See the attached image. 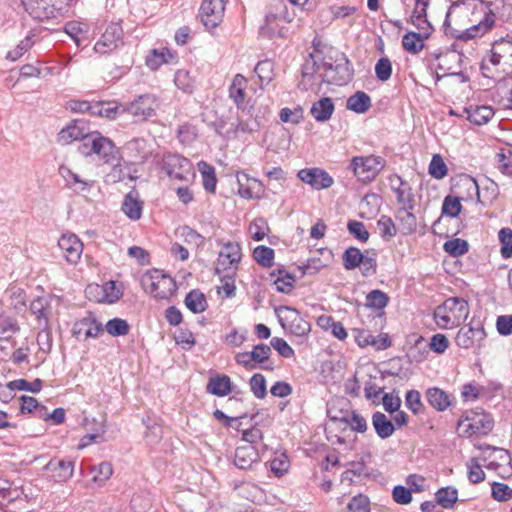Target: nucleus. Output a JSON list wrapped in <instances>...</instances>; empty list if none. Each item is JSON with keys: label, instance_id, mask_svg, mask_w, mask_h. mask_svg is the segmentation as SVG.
I'll list each match as a JSON object with an SVG mask.
<instances>
[{"label": "nucleus", "instance_id": "48", "mask_svg": "<svg viewBox=\"0 0 512 512\" xmlns=\"http://www.w3.org/2000/svg\"><path fill=\"white\" fill-rule=\"evenodd\" d=\"M254 72L259 78L261 87L268 85L275 77L274 63L269 59L259 61L254 68Z\"/></svg>", "mask_w": 512, "mask_h": 512}, {"label": "nucleus", "instance_id": "18", "mask_svg": "<svg viewBox=\"0 0 512 512\" xmlns=\"http://www.w3.org/2000/svg\"><path fill=\"white\" fill-rule=\"evenodd\" d=\"M86 294L90 300L99 303H115L123 295L122 285L116 281H107L103 285L91 284L86 288Z\"/></svg>", "mask_w": 512, "mask_h": 512}, {"label": "nucleus", "instance_id": "40", "mask_svg": "<svg viewBox=\"0 0 512 512\" xmlns=\"http://www.w3.org/2000/svg\"><path fill=\"white\" fill-rule=\"evenodd\" d=\"M372 106L370 96L364 91H357L349 96L346 101V108L357 114L366 113Z\"/></svg>", "mask_w": 512, "mask_h": 512}, {"label": "nucleus", "instance_id": "29", "mask_svg": "<svg viewBox=\"0 0 512 512\" xmlns=\"http://www.w3.org/2000/svg\"><path fill=\"white\" fill-rule=\"evenodd\" d=\"M425 396L429 405L438 412H443L452 405V396L438 387L428 388Z\"/></svg>", "mask_w": 512, "mask_h": 512}, {"label": "nucleus", "instance_id": "42", "mask_svg": "<svg viewBox=\"0 0 512 512\" xmlns=\"http://www.w3.org/2000/svg\"><path fill=\"white\" fill-rule=\"evenodd\" d=\"M207 391L218 397H224L232 392V382L227 375H218L210 378Z\"/></svg>", "mask_w": 512, "mask_h": 512}, {"label": "nucleus", "instance_id": "46", "mask_svg": "<svg viewBox=\"0 0 512 512\" xmlns=\"http://www.w3.org/2000/svg\"><path fill=\"white\" fill-rule=\"evenodd\" d=\"M424 38L422 33L408 32L402 38V46L410 54H418L424 49Z\"/></svg>", "mask_w": 512, "mask_h": 512}, {"label": "nucleus", "instance_id": "49", "mask_svg": "<svg viewBox=\"0 0 512 512\" xmlns=\"http://www.w3.org/2000/svg\"><path fill=\"white\" fill-rule=\"evenodd\" d=\"M198 168L202 176V182L205 190L208 192H214L217 183L214 167L205 161H200L198 163Z\"/></svg>", "mask_w": 512, "mask_h": 512}, {"label": "nucleus", "instance_id": "63", "mask_svg": "<svg viewBox=\"0 0 512 512\" xmlns=\"http://www.w3.org/2000/svg\"><path fill=\"white\" fill-rule=\"evenodd\" d=\"M105 329L111 336H124L129 332V324L124 319L113 318L106 323Z\"/></svg>", "mask_w": 512, "mask_h": 512}, {"label": "nucleus", "instance_id": "1", "mask_svg": "<svg viewBox=\"0 0 512 512\" xmlns=\"http://www.w3.org/2000/svg\"><path fill=\"white\" fill-rule=\"evenodd\" d=\"M481 72L484 77L496 79L512 73V37L496 40L490 54L482 60Z\"/></svg>", "mask_w": 512, "mask_h": 512}, {"label": "nucleus", "instance_id": "10", "mask_svg": "<svg viewBox=\"0 0 512 512\" xmlns=\"http://www.w3.org/2000/svg\"><path fill=\"white\" fill-rule=\"evenodd\" d=\"M472 25L465 30L466 39H476L490 32L496 25L483 0H475Z\"/></svg>", "mask_w": 512, "mask_h": 512}, {"label": "nucleus", "instance_id": "37", "mask_svg": "<svg viewBox=\"0 0 512 512\" xmlns=\"http://www.w3.org/2000/svg\"><path fill=\"white\" fill-rule=\"evenodd\" d=\"M335 110L334 103L331 98L323 97L313 103L310 113L317 122L328 121Z\"/></svg>", "mask_w": 512, "mask_h": 512}, {"label": "nucleus", "instance_id": "6", "mask_svg": "<svg viewBox=\"0 0 512 512\" xmlns=\"http://www.w3.org/2000/svg\"><path fill=\"white\" fill-rule=\"evenodd\" d=\"M276 315L284 331L300 339L303 343L311 332V324L300 314V312L289 306H280Z\"/></svg>", "mask_w": 512, "mask_h": 512}, {"label": "nucleus", "instance_id": "8", "mask_svg": "<svg viewBox=\"0 0 512 512\" xmlns=\"http://www.w3.org/2000/svg\"><path fill=\"white\" fill-rule=\"evenodd\" d=\"M34 19L45 20L63 15L73 0H21Z\"/></svg>", "mask_w": 512, "mask_h": 512}, {"label": "nucleus", "instance_id": "20", "mask_svg": "<svg viewBox=\"0 0 512 512\" xmlns=\"http://www.w3.org/2000/svg\"><path fill=\"white\" fill-rule=\"evenodd\" d=\"M75 461L70 459L52 458L45 466L44 471L49 473L51 479L57 483H64L74 474Z\"/></svg>", "mask_w": 512, "mask_h": 512}, {"label": "nucleus", "instance_id": "28", "mask_svg": "<svg viewBox=\"0 0 512 512\" xmlns=\"http://www.w3.org/2000/svg\"><path fill=\"white\" fill-rule=\"evenodd\" d=\"M429 56L438 61L437 68L444 73L454 74L452 62L458 63L461 60V54L456 51L436 50L429 53Z\"/></svg>", "mask_w": 512, "mask_h": 512}, {"label": "nucleus", "instance_id": "9", "mask_svg": "<svg viewBox=\"0 0 512 512\" xmlns=\"http://www.w3.org/2000/svg\"><path fill=\"white\" fill-rule=\"evenodd\" d=\"M385 160L377 155L354 156L349 164L354 176L361 182L373 181L384 169Z\"/></svg>", "mask_w": 512, "mask_h": 512}, {"label": "nucleus", "instance_id": "21", "mask_svg": "<svg viewBox=\"0 0 512 512\" xmlns=\"http://www.w3.org/2000/svg\"><path fill=\"white\" fill-rule=\"evenodd\" d=\"M297 176L302 182L316 190L327 189L334 183L333 178L320 168L301 169Z\"/></svg>", "mask_w": 512, "mask_h": 512}, {"label": "nucleus", "instance_id": "30", "mask_svg": "<svg viewBox=\"0 0 512 512\" xmlns=\"http://www.w3.org/2000/svg\"><path fill=\"white\" fill-rule=\"evenodd\" d=\"M463 113L471 123L479 126L488 123L494 116L493 108L487 105H470L463 109Z\"/></svg>", "mask_w": 512, "mask_h": 512}, {"label": "nucleus", "instance_id": "31", "mask_svg": "<svg viewBox=\"0 0 512 512\" xmlns=\"http://www.w3.org/2000/svg\"><path fill=\"white\" fill-rule=\"evenodd\" d=\"M248 80L242 74H236L229 86V97L238 108L243 107L246 100Z\"/></svg>", "mask_w": 512, "mask_h": 512}, {"label": "nucleus", "instance_id": "14", "mask_svg": "<svg viewBox=\"0 0 512 512\" xmlns=\"http://www.w3.org/2000/svg\"><path fill=\"white\" fill-rule=\"evenodd\" d=\"M163 170L170 179L179 181H188L189 177L195 174L190 160L173 153L163 156Z\"/></svg>", "mask_w": 512, "mask_h": 512}, {"label": "nucleus", "instance_id": "27", "mask_svg": "<svg viewBox=\"0 0 512 512\" xmlns=\"http://www.w3.org/2000/svg\"><path fill=\"white\" fill-rule=\"evenodd\" d=\"M106 164L111 167L110 171L105 174L106 183L115 184L130 176L129 163L123 159L121 152L118 154L117 160Z\"/></svg>", "mask_w": 512, "mask_h": 512}, {"label": "nucleus", "instance_id": "47", "mask_svg": "<svg viewBox=\"0 0 512 512\" xmlns=\"http://www.w3.org/2000/svg\"><path fill=\"white\" fill-rule=\"evenodd\" d=\"M355 341L360 347H366L368 345L377 346L378 349H386L390 346L391 342L387 337L382 339L381 344H378L376 338L367 330L357 329L355 330Z\"/></svg>", "mask_w": 512, "mask_h": 512}, {"label": "nucleus", "instance_id": "59", "mask_svg": "<svg viewBox=\"0 0 512 512\" xmlns=\"http://www.w3.org/2000/svg\"><path fill=\"white\" fill-rule=\"evenodd\" d=\"M498 238L501 243V256L508 259L512 256V229L505 227L500 229Z\"/></svg>", "mask_w": 512, "mask_h": 512}, {"label": "nucleus", "instance_id": "4", "mask_svg": "<svg viewBox=\"0 0 512 512\" xmlns=\"http://www.w3.org/2000/svg\"><path fill=\"white\" fill-rule=\"evenodd\" d=\"M78 151L85 157L96 155L104 164L117 160L120 153L113 141L98 131L90 132L85 138V143L79 145Z\"/></svg>", "mask_w": 512, "mask_h": 512}, {"label": "nucleus", "instance_id": "36", "mask_svg": "<svg viewBox=\"0 0 512 512\" xmlns=\"http://www.w3.org/2000/svg\"><path fill=\"white\" fill-rule=\"evenodd\" d=\"M414 208L400 207L396 213V220L399 223V230L404 235L415 232L417 228V218L412 212Z\"/></svg>", "mask_w": 512, "mask_h": 512}, {"label": "nucleus", "instance_id": "55", "mask_svg": "<svg viewBox=\"0 0 512 512\" xmlns=\"http://www.w3.org/2000/svg\"><path fill=\"white\" fill-rule=\"evenodd\" d=\"M377 228L380 236L389 241L397 234V228L392 218L387 215H382L377 221Z\"/></svg>", "mask_w": 512, "mask_h": 512}, {"label": "nucleus", "instance_id": "16", "mask_svg": "<svg viewBox=\"0 0 512 512\" xmlns=\"http://www.w3.org/2000/svg\"><path fill=\"white\" fill-rule=\"evenodd\" d=\"M290 20L286 17V6L278 3L275 12H269L265 17V23L260 28V34L267 38L283 37L285 26Z\"/></svg>", "mask_w": 512, "mask_h": 512}, {"label": "nucleus", "instance_id": "60", "mask_svg": "<svg viewBox=\"0 0 512 512\" xmlns=\"http://www.w3.org/2000/svg\"><path fill=\"white\" fill-rule=\"evenodd\" d=\"M467 477L472 484H478L485 479V472L483 471L477 458H471L467 463Z\"/></svg>", "mask_w": 512, "mask_h": 512}, {"label": "nucleus", "instance_id": "35", "mask_svg": "<svg viewBox=\"0 0 512 512\" xmlns=\"http://www.w3.org/2000/svg\"><path fill=\"white\" fill-rule=\"evenodd\" d=\"M238 194L244 199H254L259 196L255 192L256 186L261 187V182L255 178H250L244 172L237 173Z\"/></svg>", "mask_w": 512, "mask_h": 512}, {"label": "nucleus", "instance_id": "7", "mask_svg": "<svg viewBox=\"0 0 512 512\" xmlns=\"http://www.w3.org/2000/svg\"><path fill=\"white\" fill-rule=\"evenodd\" d=\"M141 284L147 293L158 299H168L176 291L174 279L157 269L144 274Z\"/></svg>", "mask_w": 512, "mask_h": 512}, {"label": "nucleus", "instance_id": "44", "mask_svg": "<svg viewBox=\"0 0 512 512\" xmlns=\"http://www.w3.org/2000/svg\"><path fill=\"white\" fill-rule=\"evenodd\" d=\"M436 502L444 509H451L458 501V490L453 486L438 489L435 493Z\"/></svg>", "mask_w": 512, "mask_h": 512}, {"label": "nucleus", "instance_id": "11", "mask_svg": "<svg viewBox=\"0 0 512 512\" xmlns=\"http://www.w3.org/2000/svg\"><path fill=\"white\" fill-rule=\"evenodd\" d=\"M159 107L158 99L154 94H142L132 102L123 106V112L128 113L136 122H144L156 115Z\"/></svg>", "mask_w": 512, "mask_h": 512}, {"label": "nucleus", "instance_id": "2", "mask_svg": "<svg viewBox=\"0 0 512 512\" xmlns=\"http://www.w3.org/2000/svg\"><path fill=\"white\" fill-rule=\"evenodd\" d=\"M475 0H457L449 7L443 24L446 35L468 41L465 30L472 25Z\"/></svg>", "mask_w": 512, "mask_h": 512}, {"label": "nucleus", "instance_id": "39", "mask_svg": "<svg viewBox=\"0 0 512 512\" xmlns=\"http://www.w3.org/2000/svg\"><path fill=\"white\" fill-rule=\"evenodd\" d=\"M92 474L91 483L94 487L101 488L113 475V466L110 462L104 461L89 468Z\"/></svg>", "mask_w": 512, "mask_h": 512}, {"label": "nucleus", "instance_id": "23", "mask_svg": "<svg viewBox=\"0 0 512 512\" xmlns=\"http://www.w3.org/2000/svg\"><path fill=\"white\" fill-rule=\"evenodd\" d=\"M89 133L85 121L73 120L66 127L61 129L58 133L57 140L62 145H68L77 140H81V143H85V138Z\"/></svg>", "mask_w": 512, "mask_h": 512}, {"label": "nucleus", "instance_id": "41", "mask_svg": "<svg viewBox=\"0 0 512 512\" xmlns=\"http://www.w3.org/2000/svg\"><path fill=\"white\" fill-rule=\"evenodd\" d=\"M59 173L64 178L66 185L73 189L75 192H84L90 189L93 182L86 181L80 178V176L70 170L68 167L61 166Z\"/></svg>", "mask_w": 512, "mask_h": 512}, {"label": "nucleus", "instance_id": "25", "mask_svg": "<svg viewBox=\"0 0 512 512\" xmlns=\"http://www.w3.org/2000/svg\"><path fill=\"white\" fill-rule=\"evenodd\" d=\"M102 331V324L92 313H89L87 316L78 320L74 325V333L78 336L83 334L85 339L96 338L102 333Z\"/></svg>", "mask_w": 512, "mask_h": 512}, {"label": "nucleus", "instance_id": "24", "mask_svg": "<svg viewBox=\"0 0 512 512\" xmlns=\"http://www.w3.org/2000/svg\"><path fill=\"white\" fill-rule=\"evenodd\" d=\"M259 462V453L257 449L250 444H245L236 448L234 455V464L241 470L252 469L254 464Z\"/></svg>", "mask_w": 512, "mask_h": 512}, {"label": "nucleus", "instance_id": "17", "mask_svg": "<svg viewBox=\"0 0 512 512\" xmlns=\"http://www.w3.org/2000/svg\"><path fill=\"white\" fill-rule=\"evenodd\" d=\"M123 29L119 23L109 24L94 45V51L100 55L110 54L123 44Z\"/></svg>", "mask_w": 512, "mask_h": 512}, {"label": "nucleus", "instance_id": "5", "mask_svg": "<svg viewBox=\"0 0 512 512\" xmlns=\"http://www.w3.org/2000/svg\"><path fill=\"white\" fill-rule=\"evenodd\" d=\"M490 414L481 409L468 410L458 420L457 430L460 436L466 438L487 435L493 428Z\"/></svg>", "mask_w": 512, "mask_h": 512}, {"label": "nucleus", "instance_id": "34", "mask_svg": "<svg viewBox=\"0 0 512 512\" xmlns=\"http://www.w3.org/2000/svg\"><path fill=\"white\" fill-rule=\"evenodd\" d=\"M271 277L273 278L275 289L280 293L288 294L295 287V275L287 272L284 268H277L276 270L272 271Z\"/></svg>", "mask_w": 512, "mask_h": 512}, {"label": "nucleus", "instance_id": "53", "mask_svg": "<svg viewBox=\"0 0 512 512\" xmlns=\"http://www.w3.org/2000/svg\"><path fill=\"white\" fill-rule=\"evenodd\" d=\"M279 118L284 123L297 125L304 119V110L300 105L294 108L284 107L279 112Z\"/></svg>", "mask_w": 512, "mask_h": 512}, {"label": "nucleus", "instance_id": "54", "mask_svg": "<svg viewBox=\"0 0 512 512\" xmlns=\"http://www.w3.org/2000/svg\"><path fill=\"white\" fill-rule=\"evenodd\" d=\"M388 301V295L378 289L372 290L366 296V306L374 310H383Z\"/></svg>", "mask_w": 512, "mask_h": 512}, {"label": "nucleus", "instance_id": "38", "mask_svg": "<svg viewBox=\"0 0 512 512\" xmlns=\"http://www.w3.org/2000/svg\"><path fill=\"white\" fill-rule=\"evenodd\" d=\"M372 425L377 436L381 439L391 437L396 429L393 422L384 413L379 411L372 415Z\"/></svg>", "mask_w": 512, "mask_h": 512}, {"label": "nucleus", "instance_id": "26", "mask_svg": "<svg viewBox=\"0 0 512 512\" xmlns=\"http://www.w3.org/2000/svg\"><path fill=\"white\" fill-rule=\"evenodd\" d=\"M144 203L136 190H131L124 196L121 210L132 221H137L143 213Z\"/></svg>", "mask_w": 512, "mask_h": 512}, {"label": "nucleus", "instance_id": "58", "mask_svg": "<svg viewBox=\"0 0 512 512\" xmlns=\"http://www.w3.org/2000/svg\"><path fill=\"white\" fill-rule=\"evenodd\" d=\"M405 405L414 415L422 413L424 405L420 392L418 390L407 391L405 395Z\"/></svg>", "mask_w": 512, "mask_h": 512}, {"label": "nucleus", "instance_id": "45", "mask_svg": "<svg viewBox=\"0 0 512 512\" xmlns=\"http://www.w3.org/2000/svg\"><path fill=\"white\" fill-rule=\"evenodd\" d=\"M186 307L193 313H202L207 309V300L205 295L199 290H191L185 297Z\"/></svg>", "mask_w": 512, "mask_h": 512}, {"label": "nucleus", "instance_id": "19", "mask_svg": "<svg viewBox=\"0 0 512 512\" xmlns=\"http://www.w3.org/2000/svg\"><path fill=\"white\" fill-rule=\"evenodd\" d=\"M58 247L64 259L71 265H76L83 253V243L74 233H64L58 240Z\"/></svg>", "mask_w": 512, "mask_h": 512}, {"label": "nucleus", "instance_id": "32", "mask_svg": "<svg viewBox=\"0 0 512 512\" xmlns=\"http://www.w3.org/2000/svg\"><path fill=\"white\" fill-rule=\"evenodd\" d=\"M496 22L512 19V0H483Z\"/></svg>", "mask_w": 512, "mask_h": 512}, {"label": "nucleus", "instance_id": "64", "mask_svg": "<svg viewBox=\"0 0 512 512\" xmlns=\"http://www.w3.org/2000/svg\"><path fill=\"white\" fill-rule=\"evenodd\" d=\"M448 173L447 166L439 154L433 155L429 164V174L435 179H442Z\"/></svg>", "mask_w": 512, "mask_h": 512}, {"label": "nucleus", "instance_id": "33", "mask_svg": "<svg viewBox=\"0 0 512 512\" xmlns=\"http://www.w3.org/2000/svg\"><path fill=\"white\" fill-rule=\"evenodd\" d=\"M50 301V297L41 296L34 299L30 304V310L36 316L40 326H48L49 317L51 315Z\"/></svg>", "mask_w": 512, "mask_h": 512}, {"label": "nucleus", "instance_id": "43", "mask_svg": "<svg viewBox=\"0 0 512 512\" xmlns=\"http://www.w3.org/2000/svg\"><path fill=\"white\" fill-rule=\"evenodd\" d=\"M123 106L117 102H96L93 103V115L105 117L107 119H116L119 114H123Z\"/></svg>", "mask_w": 512, "mask_h": 512}, {"label": "nucleus", "instance_id": "56", "mask_svg": "<svg viewBox=\"0 0 512 512\" xmlns=\"http://www.w3.org/2000/svg\"><path fill=\"white\" fill-rule=\"evenodd\" d=\"M274 250L270 247L260 245L253 250V257L263 267H271L274 264Z\"/></svg>", "mask_w": 512, "mask_h": 512}, {"label": "nucleus", "instance_id": "50", "mask_svg": "<svg viewBox=\"0 0 512 512\" xmlns=\"http://www.w3.org/2000/svg\"><path fill=\"white\" fill-rule=\"evenodd\" d=\"M43 382L41 379H35L29 382L25 379H17L7 383V388L12 391H30L32 393H38L41 391Z\"/></svg>", "mask_w": 512, "mask_h": 512}, {"label": "nucleus", "instance_id": "3", "mask_svg": "<svg viewBox=\"0 0 512 512\" xmlns=\"http://www.w3.org/2000/svg\"><path fill=\"white\" fill-rule=\"evenodd\" d=\"M468 302L460 297H450L434 310V320L440 329H452L469 316Z\"/></svg>", "mask_w": 512, "mask_h": 512}, {"label": "nucleus", "instance_id": "13", "mask_svg": "<svg viewBox=\"0 0 512 512\" xmlns=\"http://www.w3.org/2000/svg\"><path fill=\"white\" fill-rule=\"evenodd\" d=\"M486 338V331L481 321L472 320L462 326L456 334V345L463 349L480 348Z\"/></svg>", "mask_w": 512, "mask_h": 512}, {"label": "nucleus", "instance_id": "52", "mask_svg": "<svg viewBox=\"0 0 512 512\" xmlns=\"http://www.w3.org/2000/svg\"><path fill=\"white\" fill-rule=\"evenodd\" d=\"M343 266L347 270H353L360 266L363 261V253L360 249L351 246L348 247L343 253Z\"/></svg>", "mask_w": 512, "mask_h": 512}, {"label": "nucleus", "instance_id": "22", "mask_svg": "<svg viewBox=\"0 0 512 512\" xmlns=\"http://www.w3.org/2000/svg\"><path fill=\"white\" fill-rule=\"evenodd\" d=\"M388 181L391 189L396 194L398 205L400 207L414 208L415 197L409 183L397 174L389 176Z\"/></svg>", "mask_w": 512, "mask_h": 512}, {"label": "nucleus", "instance_id": "15", "mask_svg": "<svg viewBox=\"0 0 512 512\" xmlns=\"http://www.w3.org/2000/svg\"><path fill=\"white\" fill-rule=\"evenodd\" d=\"M242 258V248L237 242H227L223 244L218 254L216 262L217 273L234 274Z\"/></svg>", "mask_w": 512, "mask_h": 512}, {"label": "nucleus", "instance_id": "51", "mask_svg": "<svg viewBox=\"0 0 512 512\" xmlns=\"http://www.w3.org/2000/svg\"><path fill=\"white\" fill-rule=\"evenodd\" d=\"M176 87L185 93H192L195 88V80L187 70L179 69L174 76Z\"/></svg>", "mask_w": 512, "mask_h": 512}, {"label": "nucleus", "instance_id": "61", "mask_svg": "<svg viewBox=\"0 0 512 512\" xmlns=\"http://www.w3.org/2000/svg\"><path fill=\"white\" fill-rule=\"evenodd\" d=\"M347 512H371L369 497L361 493L353 496L347 504Z\"/></svg>", "mask_w": 512, "mask_h": 512}, {"label": "nucleus", "instance_id": "12", "mask_svg": "<svg viewBox=\"0 0 512 512\" xmlns=\"http://www.w3.org/2000/svg\"><path fill=\"white\" fill-rule=\"evenodd\" d=\"M228 0H203L198 17L209 32H213L224 19L225 9Z\"/></svg>", "mask_w": 512, "mask_h": 512}, {"label": "nucleus", "instance_id": "57", "mask_svg": "<svg viewBox=\"0 0 512 512\" xmlns=\"http://www.w3.org/2000/svg\"><path fill=\"white\" fill-rule=\"evenodd\" d=\"M468 248L467 241L460 238L448 240L443 245L444 251L453 257L464 255L468 252Z\"/></svg>", "mask_w": 512, "mask_h": 512}, {"label": "nucleus", "instance_id": "62", "mask_svg": "<svg viewBox=\"0 0 512 512\" xmlns=\"http://www.w3.org/2000/svg\"><path fill=\"white\" fill-rule=\"evenodd\" d=\"M376 78L381 82H386L392 75V63L388 57H381L375 64Z\"/></svg>", "mask_w": 512, "mask_h": 512}]
</instances>
